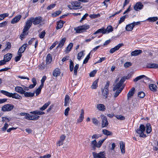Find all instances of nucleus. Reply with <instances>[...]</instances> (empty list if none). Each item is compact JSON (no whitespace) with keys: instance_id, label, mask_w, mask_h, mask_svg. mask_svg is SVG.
Masks as SVG:
<instances>
[{"instance_id":"nucleus-1","label":"nucleus","mask_w":158,"mask_h":158,"mask_svg":"<svg viewBox=\"0 0 158 158\" xmlns=\"http://www.w3.org/2000/svg\"><path fill=\"white\" fill-rule=\"evenodd\" d=\"M145 127L144 125L141 124L140 125L139 128L136 131L137 133L139 134V136L142 137H145L146 135L144 134L143 132L145 130Z\"/></svg>"},{"instance_id":"nucleus-2","label":"nucleus","mask_w":158,"mask_h":158,"mask_svg":"<svg viewBox=\"0 0 158 158\" xmlns=\"http://www.w3.org/2000/svg\"><path fill=\"white\" fill-rule=\"evenodd\" d=\"M14 106L11 104H7L3 105L1 110L3 112H8L11 111L14 108Z\"/></svg>"},{"instance_id":"nucleus-3","label":"nucleus","mask_w":158,"mask_h":158,"mask_svg":"<svg viewBox=\"0 0 158 158\" xmlns=\"http://www.w3.org/2000/svg\"><path fill=\"white\" fill-rule=\"evenodd\" d=\"M33 20L32 17H31L27 21L26 25L24 28L25 31H27L29 29L32 25Z\"/></svg>"},{"instance_id":"nucleus-4","label":"nucleus","mask_w":158,"mask_h":158,"mask_svg":"<svg viewBox=\"0 0 158 158\" xmlns=\"http://www.w3.org/2000/svg\"><path fill=\"white\" fill-rule=\"evenodd\" d=\"M92 154L94 158H106L104 152H100L98 153L93 152Z\"/></svg>"},{"instance_id":"nucleus-5","label":"nucleus","mask_w":158,"mask_h":158,"mask_svg":"<svg viewBox=\"0 0 158 158\" xmlns=\"http://www.w3.org/2000/svg\"><path fill=\"white\" fill-rule=\"evenodd\" d=\"M102 120V127H104L107 126L108 124V123L106 116L104 115L101 116Z\"/></svg>"},{"instance_id":"nucleus-6","label":"nucleus","mask_w":158,"mask_h":158,"mask_svg":"<svg viewBox=\"0 0 158 158\" xmlns=\"http://www.w3.org/2000/svg\"><path fill=\"white\" fill-rule=\"evenodd\" d=\"M33 23L34 25H36L40 24L42 21V17L41 16H38L35 18H33Z\"/></svg>"},{"instance_id":"nucleus-7","label":"nucleus","mask_w":158,"mask_h":158,"mask_svg":"<svg viewBox=\"0 0 158 158\" xmlns=\"http://www.w3.org/2000/svg\"><path fill=\"white\" fill-rule=\"evenodd\" d=\"M143 7V5L141 2H137L134 6V8L135 11H138Z\"/></svg>"},{"instance_id":"nucleus-8","label":"nucleus","mask_w":158,"mask_h":158,"mask_svg":"<svg viewBox=\"0 0 158 158\" xmlns=\"http://www.w3.org/2000/svg\"><path fill=\"white\" fill-rule=\"evenodd\" d=\"M123 45V44L120 43L114 48H111L109 52L111 53H113L116 51L118 50Z\"/></svg>"},{"instance_id":"nucleus-9","label":"nucleus","mask_w":158,"mask_h":158,"mask_svg":"<svg viewBox=\"0 0 158 158\" xmlns=\"http://www.w3.org/2000/svg\"><path fill=\"white\" fill-rule=\"evenodd\" d=\"M72 8L71 9H77L80 8L81 6V3L78 2H72Z\"/></svg>"},{"instance_id":"nucleus-10","label":"nucleus","mask_w":158,"mask_h":158,"mask_svg":"<svg viewBox=\"0 0 158 158\" xmlns=\"http://www.w3.org/2000/svg\"><path fill=\"white\" fill-rule=\"evenodd\" d=\"M135 91V89L134 87H132L129 91L127 94L128 100L130 99L133 96Z\"/></svg>"},{"instance_id":"nucleus-11","label":"nucleus","mask_w":158,"mask_h":158,"mask_svg":"<svg viewBox=\"0 0 158 158\" xmlns=\"http://www.w3.org/2000/svg\"><path fill=\"white\" fill-rule=\"evenodd\" d=\"M22 16L21 15H18L14 17L11 21L12 24H14L17 23L21 19Z\"/></svg>"},{"instance_id":"nucleus-12","label":"nucleus","mask_w":158,"mask_h":158,"mask_svg":"<svg viewBox=\"0 0 158 158\" xmlns=\"http://www.w3.org/2000/svg\"><path fill=\"white\" fill-rule=\"evenodd\" d=\"M119 145L121 152L123 154H124L125 153V143L121 141L120 142Z\"/></svg>"},{"instance_id":"nucleus-13","label":"nucleus","mask_w":158,"mask_h":158,"mask_svg":"<svg viewBox=\"0 0 158 158\" xmlns=\"http://www.w3.org/2000/svg\"><path fill=\"white\" fill-rule=\"evenodd\" d=\"M27 46V44H24L21 47L19 48L18 53L19 54H22V53H23L25 50L26 47Z\"/></svg>"},{"instance_id":"nucleus-14","label":"nucleus","mask_w":158,"mask_h":158,"mask_svg":"<svg viewBox=\"0 0 158 158\" xmlns=\"http://www.w3.org/2000/svg\"><path fill=\"white\" fill-rule=\"evenodd\" d=\"M12 57V54L8 53L4 55L3 60H4L6 62H8L10 60Z\"/></svg>"},{"instance_id":"nucleus-15","label":"nucleus","mask_w":158,"mask_h":158,"mask_svg":"<svg viewBox=\"0 0 158 158\" xmlns=\"http://www.w3.org/2000/svg\"><path fill=\"white\" fill-rule=\"evenodd\" d=\"M142 52V51L141 50H136L132 51L131 53L132 56H137Z\"/></svg>"},{"instance_id":"nucleus-16","label":"nucleus","mask_w":158,"mask_h":158,"mask_svg":"<svg viewBox=\"0 0 158 158\" xmlns=\"http://www.w3.org/2000/svg\"><path fill=\"white\" fill-rule=\"evenodd\" d=\"M15 90L16 92L21 94H23L25 92V91L23 89V88L20 86L16 87L15 88Z\"/></svg>"},{"instance_id":"nucleus-17","label":"nucleus","mask_w":158,"mask_h":158,"mask_svg":"<svg viewBox=\"0 0 158 158\" xmlns=\"http://www.w3.org/2000/svg\"><path fill=\"white\" fill-rule=\"evenodd\" d=\"M84 110L83 109H81V114L79 118L77 120V122L78 123H80L83 120L84 118Z\"/></svg>"},{"instance_id":"nucleus-18","label":"nucleus","mask_w":158,"mask_h":158,"mask_svg":"<svg viewBox=\"0 0 158 158\" xmlns=\"http://www.w3.org/2000/svg\"><path fill=\"white\" fill-rule=\"evenodd\" d=\"M147 67L148 68L151 69L158 68V64L149 63L147 64Z\"/></svg>"},{"instance_id":"nucleus-19","label":"nucleus","mask_w":158,"mask_h":158,"mask_svg":"<svg viewBox=\"0 0 158 158\" xmlns=\"http://www.w3.org/2000/svg\"><path fill=\"white\" fill-rule=\"evenodd\" d=\"M71 100L70 98L68 95H66L64 98V106H68Z\"/></svg>"},{"instance_id":"nucleus-20","label":"nucleus","mask_w":158,"mask_h":158,"mask_svg":"<svg viewBox=\"0 0 158 158\" xmlns=\"http://www.w3.org/2000/svg\"><path fill=\"white\" fill-rule=\"evenodd\" d=\"M102 33L103 34H105L106 33V30L104 27L99 29L96 31L94 34L93 35H95L97 34Z\"/></svg>"},{"instance_id":"nucleus-21","label":"nucleus","mask_w":158,"mask_h":158,"mask_svg":"<svg viewBox=\"0 0 158 158\" xmlns=\"http://www.w3.org/2000/svg\"><path fill=\"white\" fill-rule=\"evenodd\" d=\"M97 142L95 139L92 141L90 143V146L92 150H95L97 148Z\"/></svg>"},{"instance_id":"nucleus-22","label":"nucleus","mask_w":158,"mask_h":158,"mask_svg":"<svg viewBox=\"0 0 158 158\" xmlns=\"http://www.w3.org/2000/svg\"><path fill=\"white\" fill-rule=\"evenodd\" d=\"M97 108L102 111H104L106 110L105 106L103 104H99L97 105Z\"/></svg>"},{"instance_id":"nucleus-23","label":"nucleus","mask_w":158,"mask_h":158,"mask_svg":"<svg viewBox=\"0 0 158 158\" xmlns=\"http://www.w3.org/2000/svg\"><path fill=\"white\" fill-rule=\"evenodd\" d=\"M103 134L107 136H111L113 135V133L112 132L109 131L106 129H103L102 130Z\"/></svg>"},{"instance_id":"nucleus-24","label":"nucleus","mask_w":158,"mask_h":158,"mask_svg":"<svg viewBox=\"0 0 158 158\" xmlns=\"http://www.w3.org/2000/svg\"><path fill=\"white\" fill-rule=\"evenodd\" d=\"M66 39L65 37H64L62 38L61 40L60 41L58 45L57 46V48H61L64 45V43L66 41Z\"/></svg>"},{"instance_id":"nucleus-25","label":"nucleus","mask_w":158,"mask_h":158,"mask_svg":"<svg viewBox=\"0 0 158 158\" xmlns=\"http://www.w3.org/2000/svg\"><path fill=\"white\" fill-rule=\"evenodd\" d=\"M60 70L58 68H56L55 69L53 72V75L55 77H57L60 74Z\"/></svg>"},{"instance_id":"nucleus-26","label":"nucleus","mask_w":158,"mask_h":158,"mask_svg":"<svg viewBox=\"0 0 158 158\" xmlns=\"http://www.w3.org/2000/svg\"><path fill=\"white\" fill-rule=\"evenodd\" d=\"M65 23L62 20H60L57 23V26L56 27V29H58L61 28L63 26L64 23Z\"/></svg>"},{"instance_id":"nucleus-27","label":"nucleus","mask_w":158,"mask_h":158,"mask_svg":"<svg viewBox=\"0 0 158 158\" xmlns=\"http://www.w3.org/2000/svg\"><path fill=\"white\" fill-rule=\"evenodd\" d=\"M134 27V26L132 23H131L127 25L126 27V29L127 31H131L133 30Z\"/></svg>"},{"instance_id":"nucleus-28","label":"nucleus","mask_w":158,"mask_h":158,"mask_svg":"<svg viewBox=\"0 0 158 158\" xmlns=\"http://www.w3.org/2000/svg\"><path fill=\"white\" fill-rule=\"evenodd\" d=\"M11 98L17 99H21L22 98V97L16 93H12Z\"/></svg>"},{"instance_id":"nucleus-29","label":"nucleus","mask_w":158,"mask_h":158,"mask_svg":"<svg viewBox=\"0 0 158 158\" xmlns=\"http://www.w3.org/2000/svg\"><path fill=\"white\" fill-rule=\"evenodd\" d=\"M24 96L26 97H31L34 95L35 92L31 93L28 92H24L23 93Z\"/></svg>"},{"instance_id":"nucleus-30","label":"nucleus","mask_w":158,"mask_h":158,"mask_svg":"<svg viewBox=\"0 0 158 158\" xmlns=\"http://www.w3.org/2000/svg\"><path fill=\"white\" fill-rule=\"evenodd\" d=\"M149 88L150 89L153 91H156V90L157 86L155 84H150L149 85Z\"/></svg>"},{"instance_id":"nucleus-31","label":"nucleus","mask_w":158,"mask_h":158,"mask_svg":"<svg viewBox=\"0 0 158 158\" xmlns=\"http://www.w3.org/2000/svg\"><path fill=\"white\" fill-rule=\"evenodd\" d=\"M1 93L3 94L6 96L9 97H11L12 95V93L8 92V91L2 90L1 91Z\"/></svg>"},{"instance_id":"nucleus-32","label":"nucleus","mask_w":158,"mask_h":158,"mask_svg":"<svg viewBox=\"0 0 158 158\" xmlns=\"http://www.w3.org/2000/svg\"><path fill=\"white\" fill-rule=\"evenodd\" d=\"M80 26L83 32H85L86 30L88 29L89 28V25L87 24H85Z\"/></svg>"},{"instance_id":"nucleus-33","label":"nucleus","mask_w":158,"mask_h":158,"mask_svg":"<svg viewBox=\"0 0 158 158\" xmlns=\"http://www.w3.org/2000/svg\"><path fill=\"white\" fill-rule=\"evenodd\" d=\"M31 113L35 115H42L44 114V112L38 110H36L31 112Z\"/></svg>"},{"instance_id":"nucleus-34","label":"nucleus","mask_w":158,"mask_h":158,"mask_svg":"<svg viewBox=\"0 0 158 158\" xmlns=\"http://www.w3.org/2000/svg\"><path fill=\"white\" fill-rule=\"evenodd\" d=\"M73 45V43H70L69 44V45L67 46V47L66 48V50L65 51L66 52L68 53L71 51V49L72 48Z\"/></svg>"},{"instance_id":"nucleus-35","label":"nucleus","mask_w":158,"mask_h":158,"mask_svg":"<svg viewBox=\"0 0 158 158\" xmlns=\"http://www.w3.org/2000/svg\"><path fill=\"white\" fill-rule=\"evenodd\" d=\"M102 94L103 95V98L104 99H106L108 96V90H103L102 91Z\"/></svg>"},{"instance_id":"nucleus-36","label":"nucleus","mask_w":158,"mask_h":158,"mask_svg":"<svg viewBox=\"0 0 158 158\" xmlns=\"http://www.w3.org/2000/svg\"><path fill=\"white\" fill-rule=\"evenodd\" d=\"M51 103L48 102L47 103H45L42 107L40 108V110H41L43 111L45 110L47 107Z\"/></svg>"},{"instance_id":"nucleus-37","label":"nucleus","mask_w":158,"mask_h":158,"mask_svg":"<svg viewBox=\"0 0 158 158\" xmlns=\"http://www.w3.org/2000/svg\"><path fill=\"white\" fill-rule=\"evenodd\" d=\"M122 84L120 83L119 82L116 84L115 86L113 88V90L115 91L117 89H119L122 86Z\"/></svg>"},{"instance_id":"nucleus-38","label":"nucleus","mask_w":158,"mask_h":158,"mask_svg":"<svg viewBox=\"0 0 158 158\" xmlns=\"http://www.w3.org/2000/svg\"><path fill=\"white\" fill-rule=\"evenodd\" d=\"M123 88H120L119 89H117L116 90V92L114 94V97L115 98L117 97L119 94L122 91L123 89Z\"/></svg>"},{"instance_id":"nucleus-39","label":"nucleus","mask_w":158,"mask_h":158,"mask_svg":"<svg viewBox=\"0 0 158 158\" xmlns=\"http://www.w3.org/2000/svg\"><path fill=\"white\" fill-rule=\"evenodd\" d=\"M46 62L47 64H49L51 63L52 61V58L51 55L48 54L46 57Z\"/></svg>"},{"instance_id":"nucleus-40","label":"nucleus","mask_w":158,"mask_h":158,"mask_svg":"<svg viewBox=\"0 0 158 158\" xmlns=\"http://www.w3.org/2000/svg\"><path fill=\"white\" fill-rule=\"evenodd\" d=\"M146 126L147 127V133L148 134H149L152 131L150 124L149 123H147Z\"/></svg>"},{"instance_id":"nucleus-41","label":"nucleus","mask_w":158,"mask_h":158,"mask_svg":"<svg viewBox=\"0 0 158 158\" xmlns=\"http://www.w3.org/2000/svg\"><path fill=\"white\" fill-rule=\"evenodd\" d=\"M43 86L40 85V86L35 90V93L36 95L38 96L40 93L42 88Z\"/></svg>"},{"instance_id":"nucleus-42","label":"nucleus","mask_w":158,"mask_h":158,"mask_svg":"<svg viewBox=\"0 0 158 158\" xmlns=\"http://www.w3.org/2000/svg\"><path fill=\"white\" fill-rule=\"evenodd\" d=\"M106 138L103 139H101L99 140L98 143H97V148H100L101 146H102V143L105 140Z\"/></svg>"},{"instance_id":"nucleus-43","label":"nucleus","mask_w":158,"mask_h":158,"mask_svg":"<svg viewBox=\"0 0 158 158\" xmlns=\"http://www.w3.org/2000/svg\"><path fill=\"white\" fill-rule=\"evenodd\" d=\"M98 80H95L93 83L92 85L91 86V88L92 89H95L98 86L97 82Z\"/></svg>"},{"instance_id":"nucleus-44","label":"nucleus","mask_w":158,"mask_h":158,"mask_svg":"<svg viewBox=\"0 0 158 158\" xmlns=\"http://www.w3.org/2000/svg\"><path fill=\"white\" fill-rule=\"evenodd\" d=\"M105 30H106V33L107 32V33H109L112 31L113 30V29L111 26L110 25L108 26L106 29H105Z\"/></svg>"},{"instance_id":"nucleus-45","label":"nucleus","mask_w":158,"mask_h":158,"mask_svg":"<svg viewBox=\"0 0 158 158\" xmlns=\"http://www.w3.org/2000/svg\"><path fill=\"white\" fill-rule=\"evenodd\" d=\"M158 19L157 17H149L147 19V20L148 21L150 22H155Z\"/></svg>"},{"instance_id":"nucleus-46","label":"nucleus","mask_w":158,"mask_h":158,"mask_svg":"<svg viewBox=\"0 0 158 158\" xmlns=\"http://www.w3.org/2000/svg\"><path fill=\"white\" fill-rule=\"evenodd\" d=\"M74 30L75 31L76 33H79L83 32L81 26H79L74 28Z\"/></svg>"},{"instance_id":"nucleus-47","label":"nucleus","mask_w":158,"mask_h":158,"mask_svg":"<svg viewBox=\"0 0 158 158\" xmlns=\"http://www.w3.org/2000/svg\"><path fill=\"white\" fill-rule=\"evenodd\" d=\"M145 95V93L143 91H140L138 92V96L139 98H143Z\"/></svg>"},{"instance_id":"nucleus-48","label":"nucleus","mask_w":158,"mask_h":158,"mask_svg":"<svg viewBox=\"0 0 158 158\" xmlns=\"http://www.w3.org/2000/svg\"><path fill=\"white\" fill-rule=\"evenodd\" d=\"M74 68V63L73 61L70 60L69 69L71 72L73 71Z\"/></svg>"},{"instance_id":"nucleus-49","label":"nucleus","mask_w":158,"mask_h":158,"mask_svg":"<svg viewBox=\"0 0 158 158\" xmlns=\"http://www.w3.org/2000/svg\"><path fill=\"white\" fill-rule=\"evenodd\" d=\"M39 117V116L36 115L35 114L31 115V120H36L38 119Z\"/></svg>"},{"instance_id":"nucleus-50","label":"nucleus","mask_w":158,"mask_h":158,"mask_svg":"<svg viewBox=\"0 0 158 158\" xmlns=\"http://www.w3.org/2000/svg\"><path fill=\"white\" fill-rule=\"evenodd\" d=\"M79 64H76L74 68V74L75 75H77V70L79 68Z\"/></svg>"},{"instance_id":"nucleus-51","label":"nucleus","mask_w":158,"mask_h":158,"mask_svg":"<svg viewBox=\"0 0 158 158\" xmlns=\"http://www.w3.org/2000/svg\"><path fill=\"white\" fill-rule=\"evenodd\" d=\"M9 127V125L6 123L4 124V126L2 128L1 130L2 131H5Z\"/></svg>"},{"instance_id":"nucleus-52","label":"nucleus","mask_w":158,"mask_h":158,"mask_svg":"<svg viewBox=\"0 0 158 158\" xmlns=\"http://www.w3.org/2000/svg\"><path fill=\"white\" fill-rule=\"evenodd\" d=\"M84 55H83V51H82L78 53L77 55V59L79 60H80L82 56Z\"/></svg>"},{"instance_id":"nucleus-53","label":"nucleus","mask_w":158,"mask_h":158,"mask_svg":"<svg viewBox=\"0 0 158 158\" xmlns=\"http://www.w3.org/2000/svg\"><path fill=\"white\" fill-rule=\"evenodd\" d=\"M46 79L47 77L45 76H44L41 79V84L40 85H41L43 86H44V82L46 80Z\"/></svg>"},{"instance_id":"nucleus-54","label":"nucleus","mask_w":158,"mask_h":158,"mask_svg":"<svg viewBox=\"0 0 158 158\" xmlns=\"http://www.w3.org/2000/svg\"><path fill=\"white\" fill-rule=\"evenodd\" d=\"M11 47V44L9 42H8L7 43V46L4 49V50L5 51L8 50L10 49Z\"/></svg>"},{"instance_id":"nucleus-55","label":"nucleus","mask_w":158,"mask_h":158,"mask_svg":"<svg viewBox=\"0 0 158 158\" xmlns=\"http://www.w3.org/2000/svg\"><path fill=\"white\" fill-rule=\"evenodd\" d=\"M18 56H16L15 58V61L16 62H17V61H19L22 56V54H19L18 53Z\"/></svg>"},{"instance_id":"nucleus-56","label":"nucleus","mask_w":158,"mask_h":158,"mask_svg":"<svg viewBox=\"0 0 158 158\" xmlns=\"http://www.w3.org/2000/svg\"><path fill=\"white\" fill-rule=\"evenodd\" d=\"M90 53H89L88 55L85 58V60H84V61H83V64H86V63L89 60V59L90 58Z\"/></svg>"},{"instance_id":"nucleus-57","label":"nucleus","mask_w":158,"mask_h":158,"mask_svg":"<svg viewBox=\"0 0 158 158\" xmlns=\"http://www.w3.org/2000/svg\"><path fill=\"white\" fill-rule=\"evenodd\" d=\"M115 117L118 119H119L120 120H123L125 119V117L121 115H116L115 116Z\"/></svg>"},{"instance_id":"nucleus-58","label":"nucleus","mask_w":158,"mask_h":158,"mask_svg":"<svg viewBox=\"0 0 158 158\" xmlns=\"http://www.w3.org/2000/svg\"><path fill=\"white\" fill-rule=\"evenodd\" d=\"M97 70H94L89 73V76L90 77H94L95 74L96 73Z\"/></svg>"},{"instance_id":"nucleus-59","label":"nucleus","mask_w":158,"mask_h":158,"mask_svg":"<svg viewBox=\"0 0 158 158\" xmlns=\"http://www.w3.org/2000/svg\"><path fill=\"white\" fill-rule=\"evenodd\" d=\"M126 15H125L124 16H123L122 17L120 18L118 22V24H120L122 23L123 22L125 18H126Z\"/></svg>"},{"instance_id":"nucleus-60","label":"nucleus","mask_w":158,"mask_h":158,"mask_svg":"<svg viewBox=\"0 0 158 158\" xmlns=\"http://www.w3.org/2000/svg\"><path fill=\"white\" fill-rule=\"evenodd\" d=\"M45 34L46 33L45 31H43L39 34V37L41 39L43 38L45 35Z\"/></svg>"},{"instance_id":"nucleus-61","label":"nucleus","mask_w":158,"mask_h":158,"mask_svg":"<svg viewBox=\"0 0 158 158\" xmlns=\"http://www.w3.org/2000/svg\"><path fill=\"white\" fill-rule=\"evenodd\" d=\"M100 16L99 14H92L89 15V17L91 18H95Z\"/></svg>"},{"instance_id":"nucleus-62","label":"nucleus","mask_w":158,"mask_h":158,"mask_svg":"<svg viewBox=\"0 0 158 158\" xmlns=\"http://www.w3.org/2000/svg\"><path fill=\"white\" fill-rule=\"evenodd\" d=\"M131 63L130 62H127L124 64V66L125 67L127 68L131 66Z\"/></svg>"},{"instance_id":"nucleus-63","label":"nucleus","mask_w":158,"mask_h":158,"mask_svg":"<svg viewBox=\"0 0 158 158\" xmlns=\"http://www.w3.org/2000/svg\"><path fill=\"white\" fill-rule=\"evenodd\" d=\"M101 135L99 134H94L92 136V139H97L101 137Z\"/></svg>"},{"instance_id":"nucleus-64","label":"nucleus","mask_w":158,"mask_h":158,"mask_svg":"<svg viewBox=\"0 0 158 158\" xmlns=\"http://www.w3.org/2000/svg\"><path fill=\"white\" fill-rule=\"evenodd\" d=\"M45 68V64L44 63H42L39 66V68L40 69H44Z\"/></svg>"}]
</instances>
